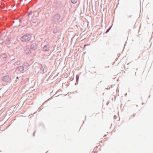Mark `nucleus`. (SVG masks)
<instances>
[{"instance_id":"0eeeda50","label":"nucleus","mask_w":153,"mask_h":153,"mask_svg":"<svg viewBox=\"0 0 153 153\" xmlns=\"http://www.w3.org/2000/svg\"><path fill=\"white\" fill-rule=\"evenodd\" d=\"M34 46V45H32L31 46V48H32V49H34V50L36 49V48L33 47V46Z\"/></svg>"},{"instance_id":"39448f33","label":"nucleus","mask_w":153,"mask_h":153,"mask_svg":"<svg viewBox=\"0 0 153 153\" xmlns=\"http://www.w3.org/2000/svg\"><path fill=\"white\" fill-rule=\"evenodd\" d=\"M71 1L73 3H75L76 2L77 0H71Z\"/></svg>"},{"instance_id":"f257e3e1","label":"nucleus","mask_w":153,"mask_h":153,"mask_svg":"<svg viewBox=\"0 0 153 153\" xmlns=\"http://www.w3.org/2000/svg\"><path fill=\"white\" fill-rule=\"evenodd\" d=\"M31 36L30 35L26 34L23 36L21 38V41L23 42H26L30 40Z\"/></svg>"},{"instance_id":"423d86ee","label":"nucleus","mask_w":153,"mask_h":153,"mask_svg":"<svg viewBox=\"0 0 153 153\" xmlns=\"http://www.w3.org/2000/svg\"><path fill=\"white\" fill-rule=\"evenodd\" d=\"M7 78V76H4L2 78V79L3 80H5V79Z\"/></svg>"},{"instance_id":"9d476101","label":"nucleus","mask_w":153,"mask_h":153,"mask_svg":"<svg viewBox=\"0 0 153 153\" xmlns=\"http://www.w3.org/2000/svg\"><path fill=\"white\" fill-rule=\"evenodd\" d=\"M32 22H33V23H34V22H35L36 21H35V22H33V21H32Z\"/></svg>"},{"instance_id":"7ed1b4c3","label":"nucleus","mask_w":153,"mask_h":153,"mask_svg":"<svg viewBox=\"0 0 153 153\" xmlns=\"http://www.w3.org/2000/svg\"><path fill=\"white\" fill-rule=\"evenodd\" d=\"M60 18V16L58 14L55 15L54 16V21L56 22H57Z\"/></svg>"},{"instance_id":"1a4fd4ad","label":"nucleus","mask_w":153,"mask_h":153,"mask_svg":"<svg viewBox=\"0 0 153 153\" xmlns=\"http://www.w3.org/2000/svg\"><path fill=\"white\" fill-rule=\"evenodd\" d=\"M86 45H85L84 46V48H85V46Z\"/></svg>"},{"instance_id":"6e6552de","label":"nucleus","mask_w":153,"mask_h":153,"mask_svg":"<svg viewBox=\"0 0 153 153\" xmlns=\"http://www.w3.org/2000/svg\"><path fill=\"white\" fill-rule=\"evenodd\" d=\"M108 30H107L106 32V33H107L108 32Z\"/></svg>"},{"instance_id":"f03ea898","label":"nucleus","mask_w":153,"mask_h":153,"mask_svg":"<svg viewBox=\"0 0 153 153\" xmlns=\"http://www.w3.org/2000/svg\"><path fill=\"white\" fill-rule=\"evenodd\" d=\"M23 66H20L18 68V70L20 71H22L24 70V67L25 66H28V63H27L25 62V63L23 64Z\"/></svg>"},{"instance_id":"20e7f679","label":"nucleus","mask_w":153,"mask_h":153,"mask_svg":"<svg viewBox=\"0 0 153 153\" xmlns=\"http://www.w3.org/2000/svg\"><path fill=\"white\" fill-rule=\"evenodd\" d=\"M49 49V47L48 46L45 45L44 46L42 49L43 51L44 52L48 51Z\"/></svg>"}]
</instances>
